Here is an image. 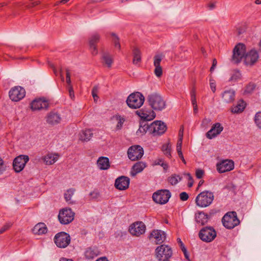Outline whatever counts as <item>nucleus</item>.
<instances>
[{
	"label": "nucleus",
	"instance_id": "f257e3e1",
	"mask_svg": "<svg viewBox=\"0 0 261 261\" xmlns=\"http://www.w3.org/2000/svg\"><path fill=\"white\" fill-rule=\"evenodd\" d=\"M147 100L149 105L153 110L161 111L165 108L166 102L162 96L156 93L149 94Z\"/></svg>",
	"mask_w": 261,
	"mask_h": 261
},
{
	"label": "nucleus",
	"instance_id": "f03ea898",
	"mask_svg": "<svg viewBox=\"0 0 261 261\" xmlns=\"http://www.w3.org/2000/svg\"><path fill=\"white\" fill-rule=\"evenodd\" d=\"M145 97L139 92L131 93L127 98L126 102L129 108L133 109L140 108L144 103Z\"/></svg>",
	"mask_w": 261,
	"mask_h": 261
},
{
	"label": "nucleus",
	"instance_id": "7ed1b4c3",
	"mask_svg": "<svg viewBox=\"0 0 261 261\" xmlns=\"http://www.w3.org/2000/svg\"><path fill=\"white\" fill-rule=\"evenodd\" d=\"M214 193L210 191H204L200 193L196 197L195 202L197 206L206 207L209 206L214 200Z\"/></svg>",
	"mask_w": 261,
	"mask_h": 261
},
{
	"label": "nucleus",
	"instance_id": "20e7f679",
	"mask_svg": "<svg viewBox=\"0 0 261 261\" xmlns=\"http://www.w3.org/2000/svg\"><path fill=\"white\" fill-rule=\"evenodd\" d=\"M222 222L223 226L227 229H232L238 225L240 221L234 211L227 213L222 218Z\"/></svg>",
	"mask_w": 261,
	"mask_h": 261
},
{
	"label": "nucleus",
	"instance_id": "39448f33",
	"mask_svg": "<svg viewBox=\"0 0 261 261\" xmlns=\"http://www.w3.org/2000/svg\"><path fill=\"white\" fill-rule=\"evenodd\" d=\"M155 257L160 261L170 259L172 255V250L170 247L161 245L155 249Z\"/></svg>",
	"mask_w": 261,
	"mask_h": 261
},
{
	"label": "nucleus",
	"instance_id": "423d86ee",
	"mask_svg": "<svg viewBox=\"0 0 261 261\" xmlns=\"http://www.w3.org/2000/svg\"><path fill=\"white\" fill-rule=\"evenodd\" d=\"M217 233L214 228L211 226L203 227L199 232V238L203 242H211L216 237Z\"/></svg>",
	"mask_w": 261,
	"mask_h": 261
},
{
	"label": "nucleus",
	"instance_id": "0eeeda50",
	"mask_svg": "<svg viewBox=\"0 0 261 261\" xmlns=\"http://www.w3.org/2000/svg\"><path fill=\"white\" fill-rule=\"evenodd\" d=\"M70 235L64 231L57 233L54 237V242L59 248H66L70 242Z\"/></svg>",
	"mask_w": 261,
	"mask_h": 261
},
{
	"label": "nucleus",
	"instance_id": "6e6552de",
	"mask_svg": "<svg viewBox=\"0 0 261 261\" xmlns=\"http://www.w3.org/2000/svg\"><path fill=\"white\" fill-rule=\"evenodd\" d=\"M74 213L70 208H65L60 211L58 219L62 224H68L74 219Z\"/></svg>",
	"mask_w": 261,
	"mask_h": 261
},
{
	"label": "nucleus",
	"instance_id": "1a4fd4ad",
	"mask_svg": "<svg viewBox=\"0 0 261 261\" xmlns=\"http://www.w3.org/2000/svg\"><path fill=\"white\" fill-rule=\"evenodd\" d=\"M171 196L169 190H160L153 194L152 199L155 203L164 204L168 202Z\"/></svg>",
	"mask_w": 261,
	"mask_h": 261
},
{
	"label": "nucleus",
	"instance_id": "9d476101",
	"mask_svg": "<svg viewBox=\"0 0 261 261\" xmlns=\"http://www.w3.org/2000/svg\"><path fill=\"white\" fill-rule=\"evenodd\" d=\"M246 47L243 43H238L236 45L233 50L232 61L238 64L240 63L243 58L244 59Z\"/></svg>",
	"mask_w": 261,
	"mask_h": 261
},
{
	"label": "nucleus",
	"instance_id": "9b49d317",
	"mask_svg": "<svg viewBox=\"0 0 261 261\" xmlns=\"http://www.w3.org/2000/svg\"><path fill=\"white\" fill-rule=\"evenodd\" d=\"M29 161V157L27 155H20L15 158L13 162V167L15 171L17 173L21 171Z\"/></svg>",
	"mask_w": 261,
	"mask_h": 261
},
{
	"label": "nucleus",
	"instance_id": "f8f14e48",
	"mask_svg": "<svg viewBox=\"0 0 261 261\" xmlns=\"http://www.w3.org/2000/svg\"><path fill=\"white\" fill-rule=\"evenodd\" d=\"M151 134L153 136H161L167 130L166 124L160 120H156L151 123Z\"/></svg>",
	"mask_w": 261,
	"mask_h": 261
},
{
	"label": "nucleus",
	"instance_id": "ddd939ff",
	"mask_svg": "<svg viewBox=\"0 0 261 261\" xmlns=\"http://www.w3.org/2000/svg\"><path fill=\"white\" fill-rule=\"evenodd\" d=\"M9 95L12 101H18L25 96V90L20 86H15L10 89Z\"/></svg>",
	"mask_w": 261,
	"mask_h": 261
},
{
	"label": "nucleus",
	"instance_id": "4468645a",
	"mask_svg": "<svg viewBox=\"0 0 261 261\" xmlns=\"http://www.w3.org/2000/svg\"><path fill=\"white\" fill-rule=\"evenodd\" d=\"M143 154V149L139 145L132 146L128 148L127 151L128 157L132 161L140 159Z\"/></svg>",
	"mask_w": 261,
	"mask_h": 261
},
{
	"label": "nucleus",
	"instance_id": "2eb2a0df",
	"mask_svg": "<svg viewBox=\"0 0 261 261\" xmlns=\"http://www.w3.org/2000/svg\"><path fill=\"white\" fill-rule=\"evenodd\" d=\"M146 230V226L141 221H137L132 224L129 228V232L133 236H139L143 234Z\"/></svg>",
	"mask_w": 261,
	"mask_h": 261
},
{
	"label": "nucleus",
	"instance_id": "dca6fc26",
	"mask_svg": "<svg viewBox=\"0 0 261 261\" xmlns=\"http://www.w3.org/2000/svg\"><path fill=\"white\" fill-rule=\"evenodd\" d=\"M259 56L255 49H251L244 56V63L246 65L252 66L258 60Z\"/></svg>",
	"mask_w": 261,
	"mask_h": 261
},
{
	"label": "nucleus",
	"instance_id": "f3484780",
	"mask_svg": "<svg viewBox=\"0 0 261 261\" xmlns=\"http://www.w3.org/2000/svg\"><path fill=\"white\" fill-rule=\"evenodd\" d=\"M234 168V162L232 160L223 161L217 165V169L219 173L230 171Z\"/></svg>",
	"mask_w": 261,
	"mask_h": 261
},
{
	"label": "nucleus",
	"instance_id": "a211bd4d",
	"mask_svg": "<svg viewBox=\"0 0 261 261\" xmlns=\"http://www.w3.org/2000/svg\"><path fill=\"white\" fill-rule=\"evenodd\" d=\"M129 181L130 179L128 177L121 176L115 180V187L119 190H125L128 188Z\"/></svg>",
	"mask_w": 261,
	"mask_h": 261
},
{
	"label": "nucleus",
	"instance_id": "6ab92c4d",
	"mask_svg": "<svg viewBox=\"0 0 261 261\" xmlns=\"http://www.w3.org/2000/svg\"><path fill=\"white\" fill-rule=\"evenodd\" d=\"M48 102L47 100L42 99H34L31 103V108L33 111L41 109L47 110L48 108Z\"/></svg>",
	"mask_w": 261,
	"mask_h": 261
},
{
	"label": "nucleus",
	"instance_id": "aec40b11",
	"mask_svg": "<svg viewBox=\"0 0 261 261\" xmlns=\"http://www.w3.org/2000/svg\"><path fill=\"white\" fill-rule=\"evenodd\" d=\"M223 129V127L221 124L220 123H216L214 124L211 129L206 133V136L208 139H212L220 134Z\"/></svg>",
	"mask_w": 261,
	"mask_h": 261
},
{
	"label": "nucleus",
	"instance_id": "412c9836",
	"mask_svg": "<svg viewBox=\"0 0 261 261\" xmlns=\"http://www.w3.org/2000/svg\"><path fill=\"white\" fill-rule=\"evenodd\" d=\"M101 62L102 65L108 68L112 67L114 62V59L112 56L108 52L103 51L101 53L100 57Z\"/></svg>",
	"mask_w": 261,
	"mask_h": 261
},
{
	"label": "nucleus",
	"instance_id": "4be33fe9",
	"mask_svg": "<svg viewBox=\"0 0 261 261\" xmlns=\"http://www.w3.org/2000/svg\"><path fill=\"white\" fill-rule=\"evenodd\" d=\"M154 238L155 239L156 244H162L166 238L165 232L161 230H153L150 234L149 239Z\"/></svg>",
	"mask_w": 261,
	"mask_h": 261
},
{
	"label": "nucleus",
	"instance_id": "5701e85b",
	"mask_svg": "<svg viewBox=\"0 0 261 261\" xmlns=\"http://www.w3.org/2000/svg\"><path fill=\"white\" fill-rule=\"evenodd\" d=\"M61 118L59 114L55 112H50L46 117V122L51 125L57 124L60 122Z\"/></svg>",
	"mask_w": 261,
	"mask_h": 261
},
{
	"label": "nucleus",
	"instance_id": "b1692460",
	"mask_svg": "<svg viewBox=\"0 0 261 261\" xmlns=\"http://www.w3.org/2000/svg\"><path fill=\"white\" fill-rule=\"evenodd\" d=\"M136 114L140 116L142 120H151L155 117V113L153 110L145 112L143 110H140L136 111Z\"/></svg>",
	"mask_w": 261,
	"mask_h": 261
},
{
	"label": "nucleus",
	"instance_id": "393cba45",
	"mask_svg": "<svg viewBox=\"0 0 261 261\" xmlns=\"http://www.w3.org/2000/svg\"><path fill=\"white\" fill-rule=\"evenodd\" d=\"M235 91L230 89L225 90L222 94V98L224 102L229 103L232 102L235 99Z\"/></svg>",
	"mask_w": 261,
	"mask_h": 261
},
{
	"label": "nucleus",
	"instance_id": "a878e982",
	"mask_svg": "<svg viewBox=\"0 0 261 261\" xmlns=\"http://www.w3.org/2000/svg\"><path fill=\"white\" fill-rule=\"evenodd\" d=\"M47 231V228L45 223L40 222L35 225L32 229V232L35 234L41 235L45 234Z\"/></svg>",
	"mask_w": 261,
	"mask_h": 261
},
{
	"label": "nucleus",
	"instance_id": "bb28decb",
	"mask_svg": "<svg viewBox=\"0 0 261 261\" xmlns=\"http://www.w3.org/2000/svg\"><path fill=\"white\" fill-rule=\"evenodd\" d=\"M100 254V251L96 247L88 248L85 252V257L88 259H93Z\"/></svg>",
	"mask_w": 261,
	"mask_h": 261
},
{
	"label": "nucleus",
	"instance_id": "cd10ccee",
	"mask_svg": "<svg viewBox=\"0 0 261 261\" xmlns=\"http://www.w3.org/2000/svg\"><path fill=\"white\" fill-rule=\"evenodd\" d=\"M210 219V216L203 212H198L195 214V220L197 223L203 225L206 224Z\"/></svg>",
	"mask_w": 261,
	"mask_h": 261
},
{
	"label": "nucleus",
	"instance_id": "c85d7f7f",
	"mask_svg": "<svg viewBox=\"0 0 261 261\" xmlns=\"http://www.w3.org/2000/svg\"><path fill=\"white\" fill-rule=\"evenodd\" d=\"M147 121L148 120H142L140 122V126L137 132V134L138 135H139V134H140L141 135H143L147 132V131H148L149 133L151 134V124H149L147 123Z\"/></svg>",
	"mask_w": 261,
	"mask_h": 261
},
{
	"label": "nucleus",
	"instance_id": "c756f323",
	"mask_svg": "<svg viewBox=\"0 0 261 261\" xmlns=\"http://www.w3.org/2000/svg\"><path fill=\"white\" fill-rule=\"evenodd\" d=\"M97 164L99 169L103 170H107L110 167L109 159L107 157L101 156L99 158Z\"/></svg>",
	"mask_w": 261,
	"mask_h": 261
},
{
	"label": "nucleus",
	"instance_id": "7c9ffc66",
	"mask_svg": "<svg viewBox=\"0 0 261 261\" xmlns=\"http://www.w3.org/2000/svg\"><path fill=\"white\" fill-rule=\"evenodd\" d=\"M146 167V164L143 162H138L132 167L131 175L135 176L138 173L141 172Z\"/></svg>",
	"mask_w": 261,
	"mask_h": 261
},
{
	"label": "nucleus",
	"instance_id": "2f4dec72",
	"mask_svg": "<svg viewBox=\"0 0 261 261\" xmlns=\"http://www.w3.org/2000/svg\"><path fill=\"white\" fill-rule=\"evenodd\" d=\"M246 107L245 102L242 100H240L237 105L233 106L231 108V112L232 113H240L242 112Z\"/></svg>",
	"mask_w": 261,
	"mask_h": 261
},
{
	"label": "nucleus",
	"instance_id": "473e14b6",
	"mask_svg": "<svg viewBox=\"0 0 261 261\" xmlns=\"http://www.w3.org/2000/svg\"><path fill=\"white\" fill-rule=\"evenodd\" d=\"M141 51L137 47H134L133 49V63L135 65L138 64L141 61Z\"/></svg>",
	"mask_w": 261,
	"mask_h": 261
},
{
	"label": "nucleus",
	"instance_id": "72a5a7b5",
	"mask_svg": "<svg viewBox=\"0 0 261 261\" xmlns=\"http://www.w3.org/2000/svg\"><path fill=\"white\" fill-rule=\"evenodd\" d=\"M80 139L83 141H88L93 136V133L90 129L83 130L80 134Z\"/></svg>",
	"mask_w": 261,
	"mask_h": 261
},
{
	"label": "nucleus",
	"instance_id": "f704fd0d",
	"mask_svg": "<svg viewBox=\"0 0 261 261\" xmlns=\"http://www.w3.org/2000/svg\"><path fill=\"white\" fill-rule=\"evenodd\" d=\"M75 189L74 188H70L68 189L66 192L64 193V198L66 202H68L69 204H74L75 202L71 200V197L74 193Z\"/></svg>",
	"mask_w": 261,
	"mask_h": 261
},
{
	"label": "nucleus",
	"instance_id": "c9c22d12",
	"mask_svg": "<svg viewBox=\"0 0 261 261\" xmlns=\"http://www.w3.org/2000/svg\"><path fill=\"white\" fill-rule=\"evenodd\" d=\"M58 156L57 154L55 156L52 154H48L43 158V160L46 165H52L58 160Z\"/></svg>",
	"mask_w": 261,
	"mask_h": 261
},
{
	"label": "nucleus",
	"instance_id": "e433bc0d",
	"mask_svg": "<svg viewBox=\"0 0 261 261\" xmlns=\"http://www.w3.org/2000/svg\"><path fill=\"white\" fill-rule=\"evenodd\" d=\"M100 35L98 33H94L89 39V45H96L100 40Z\"/></svg>",
	"mask_w": 261,
	"mask_h": 261
},
{
	"label": "nucleus",
	"instance_id": "4c0bfd02",
	"mask_svg": "<svg viewBox=\"0 0 261 261\" xmlns=\"http://www.w3.org/2000/svg\"><path fill=\"white\" fill-rule=\"evenodd\" d=\"M177 241L180 246L181 250H182V251L183 252V253L184 254L185 258L187 259V260L190 261V259L189 258V254L188 253L186 248L185 247V246L184 243H182V242L181 241V239L180 238H178L177 239Z\"/></svg>",
	"mask_w": 261,
	"mask_h": 261
},
{
	"label": "nucleus",
	"instance_id": "58836bf2",
	"mask_svg": "<svg viewBox=\"0 0 261 261\" xmlns=\"http://www.w3.org/2000/svg\"><path fill=\"white\" fill-rule=\"evenodd\" d=\"M171 146L170 143L164 144L162 146V150L168 157L171 156Z\"/></svg>",
	"mask_w": 261,
	"mask_h": 261
},
{
	"label": "nucleus",
	"instance_id": "ea45409f",
	"mask_svg": "<svg viewBox=\"0 0 261 261\" xmlns=\"http://www.w3.org/2000/svg\"><path fill=\"white\" fill-rule=\"evenodd\" d=\"M182 179V177L176 174H173L172 175V176L168 178V181L172 185H175L178 181L181 180Z\"/></svg>",
	"mask_w": 261,
	"mask_h": 261
},
{
	"label": "nucleus",
	"instance_id": "a19ab883",
	"mask_svg": "<svg viewBox=\"0 0 261 261\" xmlns=\"http://www.w3.org/2000/svg\"><path fill=\"white\" fill-rule=\"evenodd\" d=\"M111 35L113 37V41L114 42V45L116 47H117L119 50L121 48V45L119 41V38L118 36L114 33H111Z\"/></svg>",
	"mask_w": 261,
	"mask_h": 261
},
{
	"label": "nucleus",
	"instance_id": "79ce46f5",
	"mask_svg": "<svg viewBox=\"0 0 261 261\" xmlns=\"http://www.w3.org/2000/svg\"><path fill=\"white\" fill-rule=\"evenodd\" d=\"M254 122L257 126L261 129V112L256 113L254 117Z\"/></svg>",
	"mask_w": 261,
	"mask_h": 261
},
{
	"label": "nucleus",
	"instance_id": "37998d69",
	"mask_svg": "<svg viewBox=\"0 0 261 261\" xmlns=\"http://www.w3.org/2000/svg\"><path fill=\"white\" fill-rule=\"evenodd\" d=\"M256 87V85L255 84L252 83H250L248 85H247L245 90V93H251L253 90L255 89Z\"/></svg>",
	"mask_w": 261,
	"mask_h": 261
},
{
	"label": "nucleus",
	"instance_id": "c03bdc74",
	"mask_svg": "<svg viewBox=\"0 0 261 261\" xmlns=\"http://www.w3.org/2000/svg\"><path fill=\"white\" fill-rule=\"evenodd\" d=\"M116 119L118 120V122L117 123V124L116 125V128L118 129H120L121 128L122 126V124L123 122H124V119L123 118L121 117L120 116L116 115L115 116Z\"/></svg>",
	"mask_w": 261,
	"mask_h": 261
},
{
	"label": "nucleus",
	"instance_id": "a18cd8bd",
	"mask_svg": "<svg viewBox=\"0 0 261 261\" xmlns=\"http://www.w3.org/2000/svg\"><path fill=\"white\" fill-rule=\"evenodd\" d=\"M241 77V73L239 71H235L231 75V77L229 79V81L236 82L238 80L240 79Z\"/></svg>",
	"mask_w": 261,
	"mask_h": 261
},
{
	"label": "nucleus",
	"instance_id": "49530a36",
	"mask_svg": "<svg viewBox=\"0 0 261 261\" xmlns=\"http://www.w3.org/2000/svg\"><path fill=\"white\" fill-rule=\"evenodd\" d=\"M155 66V69H154V74L155 75L158 77H161L163 74V70L161 66Z\"/></svg>",
	"mask_w": 261,
	"mask_h": 261
},
{
	"label": "nucleus",
	"instance_id": "de8ad7c7",
	"mask_svg": "<svg viewBox=\"0 0 261 261\" xmlns=\"http://www.w3.org/2000/svg\"><path fill=\"white\" fill-rule=\"evenodd\" d=\"M182 135L181 134V138H179L177 143V146H176V150L178 154L182 153L181 151V148H182Z\"/></svg>",
	"mask_w": 261,
	"mask_h": 261
},
{
	"label": "nucleus",
	"instance_id": "09e8293b",
	"mask_svg": "<svg viewBox=\"0 0 261 261\" xmlns=\"http://www.w3.org/2000/svg\"><path fill=\"white\" fill-rule=\"evenodd\" d=\"M162 60V57L161 55H157L154 57V66H161L160 63Z\"/></svg>",
	"mask_w": 261,
	"mask_h": 261
},
{
	"label": "nucleus",
	"instance_id": "8fccbe9b",
	"mask_svg": "<svg viewBox=\"0 0 261 261\" xmlns=\"http://www.w3.org/2000/svg\"><path fill=\"white\" fill-rule=\"evenodd\" d=\"M191 98L192 105H197L196 98V91L195 89H193L191 91Z\"/></svg>",
	"mask_w": 261,
	"mask_h": 261
},
{
	"label": "nucleus",
	"instance_id": "3c124183",
	"mask_svg": "<svg viewBox=\"0 0 261 261\" xmlns=\"http://www.w3.org/2000/svg\"><path fill=\"white\" fill-rule=\"evenodd\" d=\"M98 90V89L97 86H94L92 90V95L95 101L98 98V96L97 95Z\"/></svg>",
	"mask_w": 261,
	"mask_h": 261
},
{
	"label": "nucleus",
	"instance_id": "603ef678",
	"mask_svg": "<svg viewBox=\"0 0 261 261\" xmlns=\"http://www.w3.org/2000/svg\"><path fill=\"white\" fill-rule=\"evenodd\" d=\"M6 165L4 163V161L0 157V174H2L5 171H6Z\"/></svg>",
	"mask_w": 261,
	"mask_h": 261
},
{
	"label": "nucleus",
	"instance_id": "864d4df0",
	"mask_svg": "<svg viewBox=\"0 0 261 261\" xmlns=\"http://www.w3.org/2000/svg\"><path fill=\"white\" fill-rule=\"evenodd\" d=\"M204 170H203L202 169H198L196 170L195 174H196V177L198 179L202 178L204 175Z\"/></svg>",
	"mask_w": 261,
	"mask_h": 261
},
{
	"label": "nucleus",
	"instance_id": "5fc2aeb1",
	"mask_svg": "<svg viewBox=\"0 0 261 261\" xmlns=\"http://www.w3.org/2000/svg\"><path fill=\"white\" fill-rule=\"evenodd\" d=\"M91 50V54L93 56H95L98 54V49L96 45H89Z\"/></svg>",
	"mask_w": 261,
	"mask_h": 261
},
{
	"label": "nucleus",
	"instance_id": "6e6d98bb",
	"mask_svg": "<svg viewBox=\"0 0 261 261\" xmlns=\"http://www.w3.org/2000/svg\"><path fill=\"white\" fill-rule=\"evenodd\" d=\"M90 196H91L92 199H97L100 197V193L96 191H94L90 193Z\"/></svg>",
	"mask_w": 261,
	"mask_h": 261
},
{
	"label": "nucleus",
	"instance_id": "4d7b16f0",
	"mask_svg": "<svg viewBox=\"0 0 261 261\" xmlns=\"http://www.w3.org/2000/svg\"><path fill=\"white\" fill-rule=\"evenodd\" d=\"M189 197V195L185 192H182L179 194V198L181 201H186Z\"/></svg>",
	"mask_w": 261,
	"mask_h": 261
},
{
	"label": "nucleus",
	"instance_id": "13d9d810",
	"mask_svg": "<svg viewBox=\"0 0 261 261\" xmlns=\"http://www.w3.org/2000/svg\"><path fill=\"white\" fill-rule=\"evenodd\" d=\"M211 121V120L210 118H204L201 123L202 126L203 127H207L208 125L210 123Z\"/></svg>",
	"mask_w": 261,
	"mask_h": 261
},
{
	"label": "nucleus",
	"instance_id": "bf43d9fd",
	"mask_svg": "<svg viewBox=\"0 0 261 261\" xmlns=\"http://www.w3.org/2000/svg\"><path fill=\"white\" fill-rule=\"evenodd\" d=\"M11 226V224H7L5 225L4 226H3L0 229V234L3 233L5 231H6L7 230H8Z\"/></svg>",
	"mask_w": 261,
	"mask_h": 261
},
{
	"label": "nucleus",
	"instance_id": "052dcab7",
	"mask_svg": "<svg viewBox=\"0 0 261 261\" xmlns=\"http://www.w3.org/2000/svg\"><path fill=\"white\" fill-rule=\"evenodd\" d=\"M69 96L71 99L74 97V91L72 86H70L68 88Z\"/></svg>",
	"mask_w": 261,
	"mask_h": 261
},
{
	"label": "nucleus",
	"instance_id": "680f3d73",
	"mask_svg": "<svg viewBox=\"0 0 261 261\" xmlns=\"http://www.w3.org/2000/svg\"><path fill=\"white\" fill-rule=\"evenodd\" d=\"M207 7L210 10H213L216 7V3H211L208 5Z\"/></svg>",
	"mask_w": 261,
	"mask_h": 261
},
{
	"label": "nucleus",
	"instance_id": "e2e57ef3",
	"mask_svg": "<svg viewBox=\"0 0 261 261\" xmlns=\"http://www.w3.org/2000/svg\"><path fill=\"white\" fill-rule=\"evenodd\" d=\"M164 162V161L163 159H158L157 160H156L155 161H154V163L155 165H161V164Z\"/></svg>",
	"mask_w": 261,
	"mask_h": 261
},
{
	"label": "nucleus",
	"instance_id": "0e129e2a",
	"mask_svg": "<svg viewBox=\"0 0 261 261\" xmlns=\"http://www.w3.org/2000/svg\"><path fill=\"white\" fill-rule=\"evenodd\" d=\"M216 212H217V211L213 209V210H210L208 214H207V215H209L210 218L213 215L215 214L216 213Z\"/></svg>",
	"mask_w": 261,
	"mask_h": 261
},
{
	"label": "nucleus",
	"instance_id": "69168bd1",
	"mask_svg": "<svg viewBox=\"0 0 261 261\" xmlns=\"http://www.w3.org/2000/svg\"><path fill=\"white\" fill-rule=\"evenodd\" d=\"M210 86L213 92H215L216 91V85L214 83H210Z\"/></svg>",
	"mask_w": 261,
	"mask_h": 261
},
{
	"label": "nucleus",
	"instance_id": "338daca9",
	"mask_svg": "<svg viewBox=\"0 0 261 261\" xmlns=\"http://www.w3.org/2000/svg\"><path fill=\"white\" fill-rule=\"evenodd\" d=\"M179 158L181 160L184 164H186V161L184 159L182 153L178 154Z\"/></svg>",
	"mask_w": 261,
	"mask_h": 261
},
{
	"label": "nucleus",
	"instance_id": "774afa93",
	"mask_svg": "<svg viewBox=\"0 0 261 261\" xmlns=\"http://www.w3.org/2000/svg\"><path fill=\"white\" fill-rule=\"evenodd\" d=\"M96 261H109L106 257H101L97 259Z\"/></svg>",
	"mask_w": 261,
	"mask_h": 261
}]
</instances>
